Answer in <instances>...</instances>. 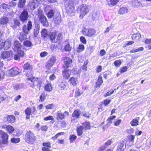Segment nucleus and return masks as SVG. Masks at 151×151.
<instances>
[{
	"label": "nucleus",
	"mask_w": 151,
	"mask_h": 151,
	"mask_svg": "<svg viewBox=\"0 0 151 151\" xmlns=\"http://www.w3.org/2000/svg\"><path fill=\"white\" fill-rule=\"evenodd\" d=\"M77 0H72L69 1L68 6L66 7V12L70 16L74 15L75 10L74 9L76 5L79 3Z\"/></svg>",
	"instance_id": "nucleus-1"
},
{
	"label": "nucleus",
	"mask_w": 151,
	"mask_h": 151,
	"mask_svg": "<svg viewBox=\"0 0 151 151\" xmlns=\"http://www.w3.org/2000/svg\"><path fill=\"white\" fill-rule=\"evenodd\" d=\"M25 138L27 142L29 144H32L35 141L36 137L33 132L29 131L26 133Z\"/></svg>",
	"instance_id": "nucleus-2"
},
{
	"label": "nucleus",
	"mask_w": 151,
	"mask_h": 151,
	"mask_svg": "<svg viewBox=\"0 0 151 151\" xmlns=\"http://www.w3.org/2000/svg\"><path fill=\"white\" fill-rule=\"evenodd\" d=\"M28 13L27 10L26 9H24L19 16V18L21 21L24 23L27 22L28 20Z\"/></svg>",
	"instance_id": "nucleus-3"
},
{
	"label": "nucleus",
	"mask_w": 151,
	"mask_h": 151,
	"mask_svg": "<svg viewBox=\"0 0 151 151\" xmlns=\"http://www.w3.org/2000/svg\"><path fill=\"white\" fill-rule=\"evenodd\" d=\"M81 9L80 11L81 14L80 15V17L82 16V17L87 14L89 12V11L90 10V7L88 6H86L85 4H83L81 5L80 7Z\"/></svg>",
	"instance_id": "nucleus-4"
},
{
	"label": "nucleus",
	"mask_w": 151,
	"mask_h": 151,
	"mask_svg": "<svg viewBox=\"0 0 151 151\" xmlns=\"http://www.w3.org/2000/svg\"><path fill=\"white\" fill-rule=\"evenodd\" d=\"M83 35L88 37H91L96 32V31L93 29H84L82 30Z\"/></svg>",
	"instance_id": "nucleus-5"
},
{
	"label": "nucleus",
	"mask_w": 151,
	"mask_h": 151,
	"mask_svg": "<svg viewBox=\"0 0 151 151\" xmlns=\"http://www.w3.org/2000/svg\"><path fill=\"white\" fill-rule=\"evenodd\" d=\"M32 22L30 21H29L27 24V25H24L22 28L23 33L26 34H28L30 30L32 29Z\"/></svg>",
	"instance_id": "nucleus-6"
},
{
	"label": "nucleus",
	"mask_w": 151,
	"mask_h": 151,
	"mask_svg": "<svg viewBox=\"0 0 151 151\" xmlns=\"http://www.w3.org/2000/svg\"><path fill=\"white\" fill-rule=\"evenodd\" d=\"M11 42L9 41H0V49H1L3 47L5 50H7L11 46Z\"/></svg>",
	"instance_id": "nucleus-7"
},
{
	"label": "nucleus",
	"mask_w": 151,
	"mask_h": 151,
	"mask_svg": "<svg viewBox=\"0 0 151 151\" xmlns=\"http://www.w3.org/2000/svg\"><path fill=\"white\" fill-rule=\"evenodd\" d=\"M39 20L41 23L45 27H47L49 25L46 17L43 14H41L39 17Z\"/></svg>",
	"instance_id": "nucleus-8"
},
{
	"label": "nucleus",
	"mask_w": 151,
	"mask_h": 151,
	"mask_svg": "<svg viewBox=\"0 0 151 151\" xmlns=\"http://www.w3.org/2000/svg\"><path fill=\"white\" fill-rule=\"evenodd\" d=\"M56 58L55 57H51L46 63V67L48 69H50L54 64L56 61Z\"/></svg>",
	"instance_id": "nucleus-9"
},
{
	"label": "nucleus",
	"mask_w": 151,
	"mask_h": 151,
	"mask_svg": "<svg viewBox=\"0 0 151 151\" xmlns=\"http://www.w3.org/2000/svg\"><path fill=\"white\" fill-rule=\"evenodd\" d=\"M8 135L7 134L2 131L0 130V138L2 139V141L4 144H6L7 142Z\"/></svg>",
	"instance_id": "nucleus-10"
},
{
	"label": "nucleus",
	"mask_w": 151,
	"mask_h": 151,
	"mask_svg": "<svg viewBox=\"0 0 151 151\" xmlns=\"http://www.w3.org/2000/svg\"><path fill=\"white\" fill-rule=\"evenodd\" d=\"M22 46L19 41L15 40L14 43L13 49L15 52L21 51Z\"/></svg>",
	"instance_id": "nucleus-11"
},
{
	"label": "nucleus",
	"mask_w": 151,
	"mask_h": 151,
	"mask_svg": "<svg viewBox=\"0 0 151 151\" xmlns=\"http://www.w3.org/2000/svg\"><path fill=\"white\" fill-rule=\"evenodd\" d=\"M8 73L9 76L16 75L19 73V69L17 67H15L9 70L8 71Z\"/></svg>",
	"instance_id": "nucleus-12"
},
{
	"label": "nucleus",
	"mask_w": 151,
	"mask_h": 151,
	"mask_svg": "<svg viewBox=\"0 0 151 151\" xmlns=\"http://www.w3.org/2000/svg\"><path fill=\"white\" fill-rule=\"evenodd\" d=\"M1 58L3 59H8L9 60H11L12 58L11 53L9 51H4L1 54Z\"/></svg>",
	"instance_id": "nucleus-13"
},
{
	"label": "nucleus",
	"mask_w": 151,
	"mask_h": 151,
	"mask_svg": "<svg viewBox=\"0 0 151 151\" xmlns=\"http://www.w3.org/2000/svg\"><path fill=\"white\" fill-rule=\"evenodd\" d=\"M53 19L54 22L57 24H58L60 22L61 18L59 12H57L55 14Z\"/></svg>",
	"instance_id": "nucleus-14"
},
{
	"label": "nucleus",
	"mask_w": 151,
	"mask_h": 151,
	"mask_svg": "<svg viewBox=\"0 0 151 151\" xmlns=\"http://www.w3.org/2000/svg\"><path fill=\"white\" fill-rule=\"evenodd\" d=\"M20 24L19 21L17 19H14L13 22H11L10 26L14 29L16 28L17 26H19Z\"/></svg>",
	"instance_id": "nucleus-15"
},
{
	"label": "nucleus",
	"mask_w": 151,
	"mask_h": 151,
	"mask_svg": "<svg viewBox=\"0 0 151 151\" xmlns=\"http://www.w3.org/2000/svg\"><path fill=\"white\" fill-rule=\"evenodd\" d=\"M17 54L15 55L14 57V60H19L20 57H22L24 55V52L23 51H19L17 52Z\"/></svg>",
	"instance_id": "nucleus-16"
},
{
	"label": "nucleus",
	"mask_w": 151,
	"mask_h": 151,
	"mask_svg": "<svg viewBox=\"0 0 151 151\" xmlns=\"http://www.w3.org/2000/svg\"><path fill=\"white\" fill-rule=\"evenodd\" d=\"M64 65L66 68L69 67V65L72 63V60L69 58L66 57L64 59Z\"/></svg>",
	"instance_id": "nucleus-17"
},
{
	"label": "nucleus",
	"mask_w": 151,
	"mask_h": 151,
	"mask_svg": "<svg viewBox=\"0 0 151 151\" xmlns=\"http://www.w3.org/2000/svg\"><path fill=\"white\" fill-rule=\"evenodd\" d=\"M58 85L60 87L64 89L65 87L66 83L65 81L62 79H60L58 81Z\"/></svg>",
	"instance_id": "nucleus-18"
},
{
	"label": "nucleus",
	"mask_w": 151,
	"mask_h": 151,
	"mask_svg": "<svg viewBox=\"0 0 151 151\" xmlns=\"http://www.w3.org/2000/svg\"><path fill=\"white\" fill-rule=\"evenodd\" d=\"M56 116L57 120H62L64 118L65 115L61 111H58L56 113Z\"/></svg>",
	"instance_id": "nucleus-19"
},
{
	"label": "nucleus",
	"mask_w": 151,
	"mask_h": 151,
	"mask_svg": "<svg viewBox=\"0 0 151 151\" xmlns=\"http://www.w3.org/2000/svg\"><path fill=\"white\" fill-rule=\"evenodd\" d=\"M80 115V110L78 109H76L73 112L72 114V117L75 119L79 118Z\"/></svg>",
	"instance_id": "nucleus-20"
},
{
	"label": "nucleus",
	"mask_w": 151,
	"mask_h": 151,
	"mask_svg": "<svg viewBox=\"0 0 151 151\" xmlns=\"http://www.w3.org/2000/svg\"><path fill=\"white\" fill-rule=\"evenodd\" d=\"M63 74L64 78L66 79H68L70 76L71 71L69 70H65L63 71Z\"/></svg>",
	"instance_id": "nucleus-21"
},
{
	"label": "nucleus",
	"mask_w": 151,
	"mask_h": 151,
	"mask_svg": "<svg viewBox=\"0 0 151 151\" xmlns=\"http://www.w3.org/2000/svg\"><path fill=\"white\" fill-rule=\"evenodd\" d=\"M9 19L6 17H3L0 19V23L2 24H6L9 22Z\"/></svg>",
	"instance_id": "nucleus-22"
},
{
	"label": "nucleus",
	"mask_w": 151,
	"mask_h": 151,
	"mask_svg": "<svg viewBox=\"0 0 151 151\" xmlns=\"http://www.w3.org/2000/svg\"><path fill=\"white\" fill-rule=\"evenodd\" d=\"M70 83L74 86H76L78 83V81L77 78L75 77H71L70 80Z\"/></svg>",
	"instance_id": "nucleus-23"
},
{
	"label": "nucleus",
	"mask_w": 151,
	"mask_h": 151,
	"mask_svg": "<svg viewBox=\"0 0 151 151\" xmlns=\"http://www.w3.org/2000/svg\"><path fill=\"white\" fill-rule=\"evenodd\" d=\"M126 145H124V143H120L117 147V151H123Z\"/></svg>",
	"instance_id": "nucleus-24"
},
{
	"label": "nucleus",
	"mask_w": 151,
	"mask_h": 151,
	"mask_svg": "<svg viewBox=\"0 0 151 151\" xmlns=\"http://www.w3.org/2000/svg\"><path fill=\"white\" fill-rule=\"evenodd\" d=\"M139 118L137 117V118H135L131 122L130 124L132 126H136L139 124Z\"/></svg>",
	"instance_id": "nucleus-25"
},
{
	"label": "nucleus",
	"mask_w": 151,
	"mask_h": 151,
	"mask_svg": "<svg viewBox=\"0 0 151 151\" xmlns=\"http://www.w3.org/2000/svg\"><path fill=\"white\" fill-rule=\"evenodd\" d=\"M35 1H34L32 0L29 2L28 7L30 8V10H33L35 8Z\"/></svg>",
	"instance_id": "nucleus-26"
},
{
	"label": "nucleus",
	"mask_w": 151,
	"mask_h": 151,
	"mask_svg": "<svg viewBox=\"0 0 151 151\" xmlns=\"http://www.w3.org/2000/svg\"><path fill=\"white\" fill-rule=\"evenodd\" d=\"M21 42H22L27 39V35L23 32H20L19 38Z\"/></svg>",
	"instance_id": "nucleus-27"
},
{
	"label": "nucleus",
	"mask_w": 151,
	"mask_h": 151,
	"mask_svg": "<svg viewBox=\"0 0 151 151\" xmlns=\"http://www.w3.org/2000/svg\"><path fill=\"white\" fill-rule=\"evenodd\" d=\"M40 25L38 24H36L35 29H34V35L35 37H36L39 32Z\"/></svg>",
	"instance_id": "nucleus-28"
},
{
	"label": "nucleus",
	"mask_w": 151,
	"mask_h": 151,
	"mask_svg": "<svg viewBox=\"0 0 151 151\" xmlns=\"http://www.w3.org/2000/svg\"><path fill=\"white\" fill-rule=\"evenodd\" d=\"M83 130H84L83 127L82 126H80L77 127V131L78 136H80L83 134Z\"/></svg>",
	"instance_id": "nucleus-29"
},
{
	"label": "nucleus",
	"mask_w": 151,
	"mask_h": 151,
	"mask_svg": "<svg viewBox=\"0 0 151 151\" xmlns=\"http://www.w3.org/2000/svg\"><path fill=\"white\" fill-rule=\"evenodd\" d=\"M28 79L31 81L32 82H33V84H32L31 86V87L35 88V86L36 85H37L38 83V82L37 80H35V79H37L36 78H28Z\"/></svg>",
	"instance_id": "nucleus-30"
},
{
	"label": "nucleus",
	"mask_w": 151,
	"mask_h": 151,
	"mask_svg": "<svg viewBox=\"0 0 151 151\" xmlns=\"http://www.w3.org/2000/svg\"><path fill=\"white\" fill-rule=\"evenodd\" d=\"M52 87L51 84L48 83L46 84L45 86L44 89L45 91L50 92L52 90Z\"/></svg>",
	"instance_id": "nucleus-31"
},
{
	"label": "nucleus",
	"mask_w": 151,
	"mask_h": 151,
	"mask_svg": "<svg viewBox=\"0 0 151 151\" xmlns=\"http://www.w3.org/2000/svg\"><path fill=\"white\" fill-rule=\"evenodd\" d=\"M141 37V34L138 33L133 34L132 36V38L133 40H139Z\"/></svg>",
	"instance_id": "nucleus-32"
},
{
	"label": "nucleus",
	"mask_w": 151,
	"mask_h": 151,
	"mask_svg": "<svg viewBox=\"0 0 151 151\" xmlns=\"http://www.w3.org/2000/svg\"><path fill=\"white\" fill-rule=\"evenodd\" d=\"M26 0H19L18 3V6L20 8H23L25 5Z\"/></svg>",
	"instance_id": "nucleus-33"
},
{
	"label": "nucleus",
	"mask_w": 151,
	"mask_h": 151,
	"mask_svg": "<svg viewBox=\"0 0 151 151\" xmlns=\"http://www.w3.org/2000/svg\"><path fill=\"white\" fill-rule=\"evenodd\" d=\"M31 112V110L30 108H28L25 110V113L27 115L26 118L27 119H29L30 118V115Z\"/></svg>",
	"instance_id": "nucleus-34"
},
{
	"label": "nucleus",
	"mask_w": 151,
	"mask_h": 151,
	"mask_svg": "<svg viewBox=\"0 0 151 151\" xmlns=\"http://www.w3.org/2000/svg\"><path fill=\"white\" fill-rule=\"evenodd\" d=\"M7 120L9 123H13L15 120V117L13 116H8L7 117Z\"/></svg>",
	"instance_id": "nucleus-35"
},
{
	"label": "nucleus",
	"mask_w": 151,
	"mask_h": 151,
	"mask_svg": "<svg viewBox=\"0 0 151 151\" xmlns=\"http://www.w3.org/2000/svg\"><path fill=\"white\" fill-rule=\"evenodd\" d=\"M128 9L126 7L121 8L119 11V13L120 14H124L127 13Z\"/></svg>",
	"instance_id": "nucleus-36"
},
{
	"label": "nucleus",
	"mask_w": 151,
	"mask_h": 151,
	"mask_svg": "<svg viewBox=\"0 0 151 151\" xmlns=\"http://www.w3.org/2000/svg\"><path fill=\"white\" fill-rule=\"evenodd\" d=\"M83 129L85 130L86 129H90V125L89 122H86L83 124Z\"/></svg>",
	"instance_id": "nucleus-37"
},
{
	"label": "nucleus",
	"mask_w": 151,
	"mask_h": 151,
	"mask_svg": "<svg viewBox=\"0 0 151 151\" xmlns=\"http://www.w3.org/2000/svg\"><path fill=\"white\" fill-rule=\"evenodd\" d=\"M23 68L24 70H31L32 69V67L29 64L27 63L25 64Z\"/></svg>",
	"instance_id": "nucleus-38"
},
{
	"label": "nucleus",
	"mask_w": 151,
	"mask_h": 151,
	"mask_svg": "<svg viewBox=\"0 0 151 151\" xmlns=\"http://www.w3.org/2000/svg\"><path fill=\"white\" fill-rule=\"evenodd\" d=\"M42 36L44 37H47L48 36L47 30L45 29H44L41 31Z\"/></svg>",
	"instance_id": "nucleus-39"
},
{
	"label": "nucleus",
	"mask_w": 151,
	"mask_h": 151,
	"mask_svg": "<svg viewBox=\"0 0 151 151\" xmlns=\"http://www.w3.org/2000/svg\"><path fill=\"white\" fill-rule=\"evenodd\" d=\"M6 130L10 133H12L14 130V129L13 127L9 125L6 126Z\"/></svg>",
	"instance_id": "nucleus-40"
},
{
	"label": "nucleus",
	"mask_w": 151,
	"mask_h": 151,
	"mask_svg": "<svg viewBox=\"0 0 151 151\" xmlns=\"http://www.w3.org/2000/svg\"><path fill=\"white\" fill-rule=\"evenodd\" d=\"M103 82L102 79V78L101 76H99L98 79V81L96 83V85L97 86H99L101 85Z\"/></svg>",
	"instance_id": "nucleus-41"
},
{
	"label": "nucleus",
	"mask_w": 151,
	"mask_h": 151,
	"mask_svg": "<svg viewBox=\"0 0 151 151\" xmlns=\"http://www.w3.org/2000/svg\"><path fill=\"white\" fill-rule=\"evenodd\" d=\"M14 88L16 90H18L19 89L22 88L23 86L22 84H17L14 86Z\"/></svg>",
	"instance_id": "nucleus-42"
},
{
	"label": "nucleus",
	"mask_w": 151,
	"mask_h": 151,
	"mask_svg": "<svg viewBox=\"0 0 151 151\" xmlns=\"http://www.w3.org/2000/svg\"><path fill=\"white\" fill-rule=\"evenodd\" d=\"M54 11L52 10H50L47 14V17L49 18H51L54 15H55Z\"/></svg>",
	"instance_id": "nucleus-43"
},
{
	"label": "nucleus",
	"mask_w": 151,
	"mask_h": 151,
	"mask_svg": "<svg viewBox=\"0 0 151 151\" xmlns=\"http://www.w3.org/2000/svg\"><path fill=\"white\" fill-rule=\"evenodd\" d=\"M46 98V96L45 94V92H43L41 93V95L40 96V102H42L44 101Z\"/></svg>",
	"instance_id": "nucleus-44"
},
{
	"label": "nucleus",
	"mask_w": 151,
	"mask_h": 151,
	"mask_svg": "<svg viewBox=\"0 0 151 151\" xmlns=\"http://www.w3.org/2000/svg\"><path fill=\"white\" fill-rule=\"evenodd\" d=\"M83 92L81 91H80L78 89H76L75 93V96L76 97L81 95Z\"/></svg>",
	"instance_id": "nucleus-45"
},
{
	"label": "nucleus",
	"mask_w": 151,
	"mask_h": 151,
	"mask_svg": "<svg viewBox=\"0 0 151 151\" xmlns=\"http://www.w3.org/2000/svg\"><path fill=\"white\" fill-rule=\"evenodd\" d=\"M24 44L25 46L28 47H30L32 45V42L29 40L24 41Z\"/></svg>",
	"instance_id": "nucleus-46"
},
{
	"label": "nucleus",
	"mask_w": 151,
	"mask_h": 151,
	"mask_svg": "<svg viewBox=\"0 0 151 151\" xmlns=\"http://www.w3.org/2000/svg\"><path fill=\"white\" fill-rule=\"evenodd\" d=\"M56 36V33L55 32H52L50 36V39L52 42L54 40Z\"/></svg>",
	"instance_id": "nucleus-47"
},
{
	"label": "nucleus",
	"mask_w": 151,
	"mask_h": 151,
	"mask_svg": "<svg viewBox=\"0 0 151 151\" xmlns=\"http://www.w3.org/2000/svg\"><path fill=\"white\" fill-rule=\"evenodd\" d=\"M84 47L83 45H79L77 51L78 52H80L83 50L84 49Z\"/></svg>",
	"instance_id": "nucleus-48"
},
{
	"label": "nucleus",
	"mask_w": 151,
	"mask_h": 151,
	"mask_svg": "<svg viewBox=\"0 0 151 151\" xmlns=\"http://www.w3.org/2000/svg\"><path fill=\"white\" fill-rule=\"evenodd\" d=\"M65 50L66 51H70L71 50V47L70 46L69 43L67 44L64 47Z\"/></svg>",
	"instance_id": "nucleus-49"
},
{
	"label": "nucleus",
	"mask_w": 151,
	"mask_h": 151,
	"mask_svg": "<svg viewBox=\"0 0 151 151\" xmlns=\"http://www.w3.org/2000/svg\"><path fill=\"white\" fill-rule=\"evenodd\" d=\"M77 138V136L74 134H72L70 135V142H72Z\"/></svg>",
	"instance_id": "nucleus-50"
},
{
	"label": "nucleus",
	"mask_w": 151,
	"mask_h": 151,
	"mask_svg": "<svg viewBox=\"0 0 151 151\" xmlns=\"http://www.w3.org/2000/svg\"><path fill=\"white\" fill-rule=\"evenodd\" d=\"M1 7L4 9H8L9 8V5L8 4L4 3H3L1 5Z\"/></svg>",
	"instance_id": "nucleus-51"
},
{
	"label": "nucleus",
	"mask_w": 151,
	"mask_h": 151,
	"mask_svg": "<svg viewBox=\"0 0 151 151\" xmlns=\"http://www.w3.org/2000/svg\"><path fill=\"white\" fill-rule=\"evenodd\" d=\"M116 116H110L107 120L108 122L107 124H109L111 123V121L115 118Z\"/></svg>",
	"instance_id": "nucleus-52"
},
{
	"label": "nucleus",
	"mask_w": 151,
	"mask_h": 151,
	"mask_svg": "<svg viewBox=\"0 0 151 151\" xmlns=\"http://www.w3.org/2000/svg\"><path fill=\"white\" fill-rule=\"evenodd\" d=\"M17 5L16 3L11 1L9 3V7H15Z\"/></svg>",
	"instance_id": "nucleus-53"
},
{
	"label": "nucleus",
	"mask_w": 151,
	"mask_h": 151,
	"mask_svg": "<svg viewBox=\"0 0 151 151\" xmlns=\"http://www.w3.org/2000/svg\"><path fill=\"white\" fill-rule=\"evenodd\" d=\"M119 0H110L111 4L112 6H114L118 2Z\"/></svg>",
	"instance_id": "nucleus-54"
},
{
	"label": "nucleus",
	"mask_w": 151,
	"mask_h": 151,
	"mask_svg": "<svg viewBox=\"0 0 151 151\" xmlns=\"http://www.w3.org/2000/svg\"><path fill=\"white\" fill-rule=\"evenodd\" d=\"M20 140V139L19 138H12L11 139V142L13 143H17L19 142Z\"/></svg>",
	"instance_id": "nucleus-55"
},
{
	"label": "nucleus",
	"mask_w": 151,
	"mask_h": 151,
	"mask_svg": "<svg viewBox=\"0 0 151 151\" xmlns=\"http://www.w3.org/2000/svg\"><path fill=\"white\" fill-rule=\"evenodd\" d=\"M88 60H86V61L84 62V64L82 67L83 69L85 70H87V67L86 65L88 64Z\"/></svg>",
	"instance_id": "nucleus-56"
},
{
	"label": "nucleus",
	"mask_w": 151,
	"mask_h": 151,
	"mask_svg": "<svg viewBox=\"0 0 151 151\" xmlns=\"http://www.w3.org/2000/svg\"><path fill=\"white\" fill-rule=\"evenodd\" d=\"M43 145L45 146V147H46L47 148H50V143L49 142H44L42 144Z\"/></svg>",
	"instance_id": "nucleus-57"
},
{
	"label": "nucleus",
	"mask_w": 151,
	"mask_h": 151,
	"mask_svg": "<svg viewBox=\"0 0 151 151\" xmlns=\"http://www.w3.org/2000/svg\"><path fill=\"white\" fill-rule=\"evenodd\" d=\"M54 106L53 104H48L45 106L46 109H52L53 107Z\"/></svg>",
	"instance_id": "nucleus-58"
},
{
	"label": "nucleus",
	"mask_w": 151,
	"mask_h": 151,
	"mask_svg": "<svg viewBox=\"0 0 151 151\" xmlns=\"http://www.w3.org/2000/svg\"><path fill=\"white\" fill-rule=\"evenodd\" d=\"M81 41L83 44L86 43V41L85 38L83 36H81L80 37Z\"/></svg>",
	"instance_id": "nucleus-59"
},
{
	"label": "nucleus",
	"mask_w": 151,
	"mask_h": 151,
	"mask_svg": "<svg viewBox=\"0 0 151 151\" xmlns=\"http://www.w3.org/2000/svg\"><path fill=\"white\" fill-rule=\"evenodd\" d=\"M114 63L116 66H119L121 64V61L120 60H117L114 62Z\"/></svg>",
	"instance_id": "nucleus-60"
},
{
	"label": "nucleus",
	"mask_w": 151,
	"mask_h": 151,
	"mask_svg": "<svg viewBox=\"0 0 151 151\" xmlns=\"http://www.w3.org/2000/svg\"><path fill=\"white\" fill-rule=\"evenodd\" d=\"M128 139L129 141L133 142L135 138L134 136L131 135L128 136Z\"/></svg>",
	"instance_id": "nucleus-61"
},
{
	"label": "nucleus",
	"mask_w": 151,
	"mask_h": 151,
	"mask_svg": "<svg viewBox=\"0 0 151 151\" xmlns=\"http://www.w3.org/2000/svg\"><path fill=\"white\" fill-rule=\"evenodd\" d=\"M118 55V53L117 52H115L110 56L109 59H112V58H114Z\"/></svg>",
	"instance_id": "nucleus-62"
},
{
	"label": "nucleus",
	"mask_w": 151,
	"mask_h": 151,
	"mask_svg": "<svg viewBox=\"0 0 151 151\" xmlns=\"http://www.w3.org/2000/svg\"><path fill=\"white\" fill-rule=\"evenodd\" d=\"M48 54L47 52H41L40 54V56L42 57H44L46 56Z\"/></svg>",
	"instance_id": "nucleus-63"
},
{
	"label": "nucleus",
	"mask_w": 151,
	"mask_h": 151,
	"mask_svg": "<svg viewBox=\"0 0 151 151\" xmlns=\"http://www.w3.org/2000/svg\"><path fill=\"white\" fill-rule=\"evenodd\" d=\"M106 148L105 146L102 145L100 147L98 150V151H103Z\"/></svg>",
	"instance_id": "nucleus-64"
}]
</instances>
